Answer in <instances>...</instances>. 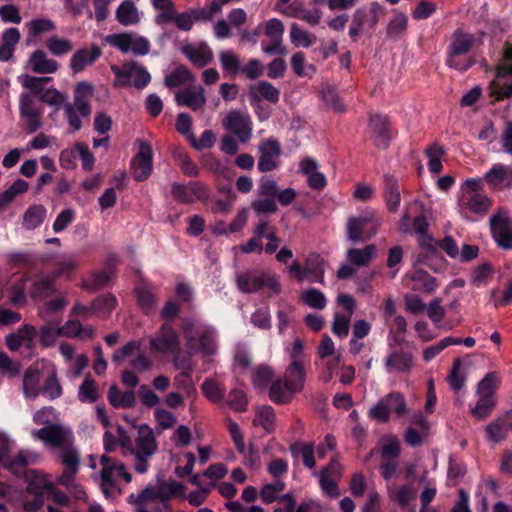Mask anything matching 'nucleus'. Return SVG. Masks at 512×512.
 Instances as JSON below:
<instances>
[{
  "mask_svg": "<svg viewBox=\"0 0 512 512\" xmlns=\"http://www.w3.org/2000/svg\"><path fill=\"white\" fill-rule=\"evenodd\" d=\"M492 94L496 99L512 96V46L507 45L503 60L497 67L496 79L492 83Z\"/></svg>",
  "mask_w": 512,
  "mask_h": 512,
  "instance_id": "nucleus-11",
  "label": "nucleus"
},
{
  "mask_svg": "<svg viewBox=\"0 0 512 512\" xmlns=\"http://www.w3.org/2000/svg\"><path fill=\"white\" fill-rule=\"evenodd\" d=\"M284 25L281 20L272 18L265 24V35L269 38L270 44L262 43V51L267 55H285L286 48L282 45Z\"/></svg>",
  "mask_w": 512,
  "mask_h": 512,
  "instance_id": "nucleus-18",
  "label": "nucleus"
},
{
  "mask_svg": "<svg viewBox=\"0 0 512 512\" xmlns=\"http://www.w3.org/2000/svg\"><path fill=\"white\" fill-rule=\"evenodd\" d=\"M194 81L191 71L181 65L175 68L171 73L165 76L164 84L169 88L178 87Z\"/></svg>",
  "mask_w": 512,
  "mask_h": 512,
  "instance_id": "nucleus-45",
  "label": "nucleus"
},
{
  "mask_svg": "<svg viewBox=\"0 0 512 512\" xmlns=\"http://www.w3.org/2000/svg\"><path fill=\"white\" fill-rule=\"evenodd\" d=\"M28 67L37 74H52L58 70L59 64L43 50H35L28 59Z\"/></svg>",
  "mask_w": 512,
  "mask_h": 512,
  "instance_id": "nucleus-31",
  "label": "nucleus"
},
{
  "mask_svg": "<svg viewBox=\"0 0 512 512\" xmlns=\"http://www.w3.org/2000/svg\"><path fill=\"white\" fill-rule=\"evenodd\" d=\"M490 230L493 239L499 247L512 249V218L506 208H499L490 217Z\"/></svg>",
  "mask_w": 512,
  "mask_h": 512,
  "instance_id": "nucleus-12",
  "label": "nucleus"
},
{
  "mask_svg": "<svg viewBox=\"0 0 512 512\" xmlns=\"http://www.w3.org/2000/svg\"><path fill=\"white\" fill-rule=\"evenodd\" d=\"M182 53L198 68L205 67L213 60V52L207 43L187 44Z\"/></svg>",
  "mask_w": 512,
  "mask_h": 512,
  "instance_id": "nucleus-30",
  "label": "nucleus"
},
{
  "mask_svg": "<svg viewBox=\"0 0 512 512\" xmlns=\"http://www.w3.org/2000/svg\"><path fill=\"white\" fill-rule=\"evenodd\" d=\"M259 158L257 168L260 172H271L278 168L281 147L274 138H269L259 144Z\"/></svg>",
  "mask_w": 512,
  "mask_h": 512,
  "instance_id": "nucleus-17",
  "label": "nucleus"
},
{
  "mask_svg": "<svg viewBox=\"0 0 512 512\" xmlns=\"http://www.w3.org/2000/svg\"><path fill=\"white\" fill-rule=\"evenodd\" d=\"M284 381L288 384L290 390L295 392H299L304 388L305 369L301 362L298 360L291 362L286 369Z\"/></svg>",
  "mask_w": 512,
  "mask_h": 512,
  "instance_id": "nucleus-37",
  "label": "nucleus"
},
{
  "mask_svg": "<svg viewBox=\"0 0 512 512\" xmlns=\"http://www.w3.org/2000/svg\"><path fill=\"white\" fill-rule=\"evenodd\" d=\"M512 427V410L506 412L486 427V438L492 443H499L505 440Z\"/></svg>",
  "mask_w": 512,
  "mask_h": 512,
  "instance_id": "nucleus-27",
  "label": "nucleus"
},
{
  "mask_svg": "<svg viewBox=\"0 0 512 512\" xmlns=\"http://www.w3.org/2000/svg\"><path fill=\"white\" fill-rule=\"evenodd\" d=\"M384 198L390 212H396L400 206L401 195L397 179L392 175L384 176Z\"/></svg>",
  "mask_w": 512,
  "mask_h": 512,
  "instance_id": "nucleus-35",
  "label": "nucleus"
},
{
  "mask_svg": "<svg viewBox=\"0 0 512 512\" xmlns=\"http://www.w3.org/2000/svg\"><path fill=\"white\" fill-rule=\"evenodd\" d=\"M160 502L165 503L173 498H185V486L177 481L158 482Z\"/></svg>",
  "mask_w": 512,
  "mask_h": 512,
  "instance_id": "nucleus-43",
  "label": "nucleus"
},
{
  "mask_svg": "<svg viewBox=\"0 0 512 512\" xmlns=\"http://www.w3.org/2000/svg\"><path fill=\"white\" fill-rule=\"evenodd\" d=\"M32 436L41 440L47 447L63 448L67 444L74 443V434L70 427L62 424L44 426L39 430H33Z\"/></svg>",
  "mask_w": 512,
  "mask_h": 512,
  "instance_id": "nucleus-13",
  "label": "nucleus"
},
{
  "mask_svg": "<svg viewBox=\"0 0 512 512\" xmlns=\"http://www.w3.org/2000/svg\"><path fill=\"white\" fill-rule=\"evenodd\" d=\"M477 396L479 399L475 407L471 410V413L475 418L482 420L490 415L492 409L496 405V398L483 395Z\"/></svg>",
  "mask_w": 512,
  "mask_h": 512,
  "instance_id": "nucleus-57",
  "label": "nucleus"
},
{
  "mask_svg": "<svg viewBox=\"0 0 512 512\" xmlns=\"http://www.w3.org/2000/svg\"><path fill=\"white\" fill-rule=\"evenodd\" d=\"M237 288L242 293H255L266 288L271 294L278 295L281 285L278 277L262 270L252 269L244 271L236 276Z\"/></svg>",
  "mask_w": 512,
  "mask_h": 512,
  "instance_id": "nucleus-6",
  "label": "nucleus"
},
{
  "mask_svg": "<svg viewBox=\"0 0 512 512\" xmlns=\"http://www.w3.org/2000/svg\"><path fill=\"white\" fill-rule=\"evenodd\" d=\"M64 114L72 132H76L82 127L81 118L90 116L91 106L82 96H74L72 103L64 105Z\"/></svg>",
  "mask_w": 512,
  "mask_h": 512,
  "instance_id": "nucleus-20",
  "label": "nucleus"
},
{
  "mask_svg": "<svg viewBox=\"0 0 512 512\" xmlns=\"http://www.w3.org/2000/svg\"><path fill=\"white\" fill-rule=\"evenodd\" d=\"M55 292L54 277L40 275L34 279L29 295L34 300H41L50 297Z\"/></svg>",
  "mask_w": 512,
  "mask_h": 512,
  "instance_id": "nucleus-39",
  "label": "nucleus"
},
{
  "mask_svg": "<svg viewBox=\"0 0 512 512\" xmlns=\"http://www.w3.org/2000/svg\"><path fill=\"white\" fill-rule=\"evenodd\" d=\"M142 14L132 0H124L116 10V19L123 26L136 25L141 21Z\"/></svg>",
  "mask_w": 512,
  "mask_h": 512,
  "instance_id": "nucleus-34",
  "label": "nucleus"
},
{
  "mask_svg": "<svg viewBox=\"0 0 512 512\" xmlns=\"http://www.w3.org/2000/svg\"><path fill=\"white\" fill-rule=\"evenodd\" d=\"M117 305V299L113 294H105L96 298L92 303V309L96 313L109 315Z\"/></svg>",
  "mask_w": 512,
  "mask_h": 512,
  "instance_id": "nucleus-64",
  "label": "nucleus"
},
{
  "mask_svg": "<svg viewBox=\"0 0 512 512\" xmlns=\"http://www.w3.org/2000/svg\"><path fill=\"white\" fill-rule=\"evenodd\" d=\"M294 393L296 392L290 390V387L285 381L279 379L272 383L269 390V397L275 403L284 404L292 399Z\"/></svg>",
  "mask_w": 512,
  "mask_h": 512,
  "instance_id": "nucleus-48",
  "label": "nucleus"
},
{
  "mask_svg": "<svg viewBox=\"0 0 512 512\" xmlns=\"http://www.w3.org/2000/svg\"><path fill=\"white\" fill-rule=\"evenodd\" d=\"M19 111L29 133H33L41 127L42 108L31 94L22 93L20 95Z\"/></svg>",
  "mask_w": 512,
  "mask_h": 512,
  "instance_id": "nucleus-15",
  "label": "nucleus"
},
{
  "mask_svg": "<svg viewBox=\"0 0 512 512\" xmlns=\"http://www.w3.org/2000/svg\"><path fill=\"white\" fill-rule=\"evenodd\" d=\"M116 264L117 257L115 255H111L106 260L105 269L94 273L91 279L85 280L83 283V287L91 291H96L108 285L113 278V269L116 266Z\"/></svg>",
  "mask_w": 512,
  "mask_h": 512,
  "instance_id": "nucleus-29",
  "label": "nucleus"
},
{
  "mask_svg": "<svg viewBox=\"0 0 512 512\" xmlns=\"http://www.w3.org/2000/svg\"><path fill=\"white\" fill-rule=\"evenodd\" d=\"M399 229L403 233H410L413 231L418 235L420 245L430 246L432 238L428 235V222L425 215L421 214L411 222V217L408 212L405 211L399 222Z\"/></svg>",
  "mask_w": 512,
  "mask_h": 512,
  "instance_id": "nucleus-21",
  "label": "nucleus"
},
{
  "mask_svg": "<svg viewBox=\"0 0 512 512\" xmlns=\"http://www.w3.org/2000/svg\"><path fill=\"white\" fill-rule=\"evenodd\" d=\"M290 41L296 47H310L315 40V37L309 32L303 30L297 23H292L290 26Z\"/></svg>",
  "mask_w": 512,
  "mask_h": 512,
  "instance_id": "nucleus-54",
  "label": "nucleus"
},
{
  "mask_svg": "<svg viewBox=\"0 0 512 512\" xmlns=\"http://www.w3.org/2000/svg\"><path fill=\"white\" fill-rule=\"evenodd\" d=\"M158 450V443L154 431L146 424L137 429L131 454L134 457V469L139 474H145L149 470V462Z\"/></svg>",
  "mask_w": 512,
  "mask_h": 512,
  "instance_id": "nucleus-4",
  "label": "nucleus"
},
{
  "mask_svg": "<svg viewBox=\"0 0 512 512\" xmlns=\"http://www.w3.org/2000/svg\"><path fill=\"white\" fill-rule=\"evenodd\" d=\"M109 403L114 408H131L135 405L136 395L132 390L121 392L116 386H111L107 395Z\"/></svg>",
  "mask_w": 512,
  "mask_h": 512,
  "instance_id": "nucleus-40",
  "label": "nucleus"
},
{
  "mask_svg": "<svg viewBox=\"0 0 512 512\" xmlns=\"http://www.w3.org/2000/svg\"><path fill=\"white\" fill-rule=\"evenodd\" d=\"M406 281L411 282L410 288L413 291L431 293L436 289V281L424 270H415L406 276Z\"/></svg>",
  "mask_w": 512,
  "mask_h": 512,
  "instance_id": "nucleus-36",
  "label": "nucleus"
},
{
  "mask_svg": "<svg viewBox=\"0 0 512 512\" xmlns=\"http://www.w3.org/2000/svg\"><path fill=\"white\" fill-rule=\"evenodd\" d=\"M275 420L273 408L271 406H262L258 408L253 422L254 425H259L266 432L271 433L275 429Z\"/></svg>",
  "mask_w": 512,
  "mask_h": 512,
  "instance_id": "nucleus-49",
  "label": "nucleus"
},
{
  "mask_svg": "<svg viewBox=\"0 0 512 512\" xmlns=\"http://www.w3.org/2000/svg\"><path fill=\"white\" fill-rule=\"evenodd\" d=\"M183 335L189 355L214 356L218 352V333L215 327L198 319L183 322Z\"/></svg>",
  "mask_w": 512,
  "mask_h": 512,
  "instance_id": "nucleus-1",
  "label": "nucleus"
},
{
  "mask_svg": "<svg viewBox=\"0 0 512 512\" xmlns=\"http://www.w3.org/2000/svg\"><path fill=\"white\" fill-rule=\"evenodd\" d=\"M19 80L22 86L30 91L29 94H31L33 97L37 96L38 98H40L43 92L46 90L44 88V84L51 81L52 78L47 76L36 77L24 74L19 76Z\"/></svg>",
  "mask_w": 512,
  "mask_h": 512,
  "instance_id": "nucleus-47",
  "label": "nucleus"
},
{
  "mask_svg": "<svg viewBox=\"0 0 512 512\" xmlns=\"http://www.w3.org/2000/svg\"><path fill=\"white\" fill-rule=\"evenodd\" d=\"M291 68L299 77H307L315 72L313 65L306 62L304 53L297 52L291 57Z\"/></svg>",
  "mask_w": 512,
  "mask_h": 512,
  "instance_id": "nucleus-58",
  "label": "nucleus"
},
{
  "mask_svg": "<svg viewBox=\"0 0 512 512\" xmlns=\"http://www.w3.org/2000/svg\"><path fill=\"white\" fill-rule=\"evenodd\" d=\"M39 341L43 347H51L54 345L58 337H61V332L59 328V323H56L55 326L51 324L43 325L39 332Z\"/></svg>",
  "mask_w": 512,
  "mask_h": 512,
  "instance_id": "nucleus-62",
  "label": "nucleus"
},
{
  "mask_svg": "<svg viewBox=\"0 0 512 512\" xmlns=\"http://www.w3.org/2000/svg\"><path fill=\"white\" fill-rule=\"evenodd\" d=\"M130 499L134 500L136 504V512H139L140 507H147L146 503L150 501H159L160 502V494L158 483L156 485H148L146 486L140 493L135 495H130Z\"/></svg>",
  "mask_w": 512,
  "mask_h": 512,
  "instance_id": "nucleus-53",
  "label": "nucleus"
},
{
  "mask_svg": "<svg viewBox=\"0 0 512 512\" xmlns=\"http://www.w3.org/2000/svg\"><path fill=\"white\" fill-rule=\"evenodd\" d=\"M52 490V484L47 481H42V484L39 486H33V484H29L28 492L33 494V498L24 502V510L29 512H37L43 506L44 498L47 497V494Z\"/></svg>",
  "mask_w": 512,
  "mask_h": 512,
  "instance_id": "nucleus-32",
  "label": "nucleus"
},
{
  "mask_svg": "<svg viewBox=\"0 0 512 512\" xmlns=\"http://www.w3.org/2000/svg\"><path fill=\"white\" fill-rule=\"evenodd\" d=\"M385 396L389 404L390 412L393 411L397 417H403L408 414L409 409L403 394L400 392H391Z\"/></svg>",
  "mask_w": 512,
  "mask_h": 512,
  "instance_id": "nucleus-63",
  "label": "nucleus"
},
{
  "mask_svg": "<svg viewBox=\"0 0 512 512\" xmlns=\"http://www.w3.org/2000/svg\"><path fill=\"white\" fill-rule=\"evenodd\" d=\"M291 454L296 457L300 455L303 464L308 469H313L316 466L314 457V445L312 443H297L290 447Z\"/></svg>",
  "mask_w": 512,
  "mask_h": 512,
  "instance_id": "nucleus-50",
  "label": "nucleus"
},
{
  "mask_svg": "<svg viewBox=\"0 0 512 512\" xmlns=\"http://www.w3.org/2000/svg\"><path fill=\"white\" fill-rule=\"evenodd\" d=\"M40 375L38 370L29 368L26 370L23 378V393L27 398L35 399L40 392Z\"/></svg>",
  "mask_w": 512,
  "mask_h": 512,
  "instance_id": "nucleus-46",
  "label": "nucleus"
},
{
  "mask_svg": "<svg viewBox=\"0 0 512 512\" xmlns=\"http://www.w3.org/2000/svg\"><path fill=\"white\" fill-rule=\"evenodd\" d=\"M206 95L203 87L185 88L175 93L177 105L184 106L197 111L206 103Z\"/></svg>",
  "mask_w": 512,
  "mask_h": 512,
  "instance_id": "nucleus-25",
  "label": "nucleus"
},
{
  "mask_svg": "<svg viewBox=\"0 0 512 512\" xmlns=\"http://www.w3.org/2000/svg\"><path fill=\"white\" fill-rule=\"evenodd\" d=\"M386 372L408 374L414 368L415 360L411 352L393 351L388 354L384 362Z\"/></svg>",
  "mask_w": 512,
  "mask_h": 512,
  "instance_id": "nucleus-23",
  "label": "nucleus"
},
{
  "mask_svg": "<svg viewBox=\"0 0 512 512\" xmlns=\"http://www.w3.org/2000/svg\"><path fill=\"white\" fill-rule=\"evenodd\" d=\"M385 13V7L377 1L357 8L352 14L348 31L349 37L353 41H357L362 34L371 35Z\"/></svg>",
  "mask_w": 512,
  "mask_h": 512,
  "instance_id": "nucleus-3",
  "label": "nucleus"
},
{
  "mask_svg": "<svg viewBox=\"0 0 512 512\" xmlns=\"http://www.w3.org/2000/svg\"><path fill=\"white\" fill-rule=\"evenodd\" d=\"M78 398L84 403H92L98 399V389L93 379H84L78 390Z\"/></svg>",
  "mask_w": 512,
  "mask_h": 512,
  "instance_id": "nucleus-61",
  "label": "nucleus"
},
{
  "mask_svg": "<svg viewBox=\"0 0 512 512\" xmlns=\"http://www.w3.org/2000/svg\"><path fill=\"white\" fill-rule=\"evenodd\" d=\"M381 455L387 459H397L400 454V442L395 436H385L379 441Z\"/></svg>",
  "mask_w": 512,
  "mask_h": 512,
  "instance_id": "nucleus-59",
  "label": "nucleus"
},
{
  "mask_svg": "<svg viewBox=\"0 0 512 512\" xmlns=\"http://www.w3.org/2000/svg\"><path fill=\"white\" fill-rule=\"evenodd\" d=\"M179 344V336L169 324H163L150 339L151 349L161 354L177 352Z\"/></svg>",
  "mask_w": 512,
  "mask_h": 512,
  "instance_id": "nucleus-19",
  "label": "nucleus"
},
{
  "mask_svg": "<svg viewBox=\"0 0 512 512\" xmlns=\"http://www.w3.org/2000/svg\"><path fill=\"white\" fill-rule=\"evenodd\" d=\"M222 125L225 130L234 134L243 144L248 143L252 137V119L245 110H230L223 118Z\"/></svg>",
  "mask_w": 512,
  "mask_h": 512,
  "instance_id": "nucleus-10",
  "label": "nucleus"
},
{
  "mask_svg": "<svg viewBox=\"0 0 512 512\" xmlns=\"http://www.w3.org/2000/svg\"><path fill=\"white\" fill-rule=\"evenodd\" d=\"M388 495L400 506L405 507L415 498V491L410 485H402L397 489H392L388 486Z\"/></svg>",
  "mask_w": 512,
  "mask_h": 512,
  "instance_id": "nucleus-55",
  "label": "nucleus"
},
{
  "mask_svg": "<svg viewBox=\"0 0 512 512\" xmlns=\"http://www.w3.org/2000/svg\"><path fill=\"white\" fill-rule=\"evenodd\" d=\"M445 150L443 146L438 143L432 144L425 150V154L428 158L427 166L431 173L438 174L442 170L441 158L443 157Z\"/></svg>",
  "mask_w": 512,
  "mask_h": 512,
  "instance_id": "nucleus-52",
  "label": "nucleus"
},
{
  "mask_svg": "<svg viewBox=\"0 0 512 512\" xmlns=\"http://www.w3.org/2000/svg\"><path fill=\"white\" fill-rule=\"evenodd\" d=\"M476 42L475 36L462 29H456L447 48L446 65L460 72L467 71L475 64L472 57H465Z\"/></svg>",
  "mask_w": 512,
  "mask_h": 512,
  "instance_id": "nucleus-2",
  "label": "nucleus"
},
{
  "mask_svg": "<svg viewBox=\"0 0 512 512\" xmlns=\"http://www.w3.org/2000/svg\"><path fill=\"white\" fill-rule=\"evenodd\" d=\"M501 382L500 372H489L477 384L476 394L496 398L495 391L501 385Z\"/></svg>",
  "mask_w": 512,
  "mask_h": 512,
  "instance_id": "nucleus-41",
  "label": "nucleus"
},
{
  "mask_svg": "<svg viewBox=\"0 0 512 512\" xmlns=\"http://www.w3.org/2000/svg\"><path fill=\"white\" fill-rule=\"evenodd\" d=\"M111 71L116 76V85L129 86L133 84L138 89L145 88L151 81L148 70L136 61L125 62L122 65H112Z\"/></svg>",
  "mask_w": 512,
  "mask_h": 512,
  "instance_id": "nucleus-8",
  "label": "nucleus"
},
{
  "mask_svg": "<svg viewBox=\"0 0 512 512\" xmlns=\"http://www.w3.org/2000/svg\"><path fill=\"white\" fill-rule=\"evenodd\" d=\"M47 210L43 205L30 206L23 215V226L27 230L39 227L46 218Z\"/></svg>",
  "mask_w": 512,
  "mask_h": 512,
  "instance_id": "nucleus-44",
  "label": "nucleus"
},
{
  "mask_svg": "<svg viewBox=\"0 0 512 512\" xmlns=\"http://www.w3.org/2000/svg\"><path fill=\"white\" fill-rule=\"evenodd\" d=\"M487 184L495 190L512 187V165L494 164L484 175Z\"/></svg>",
  "mask_w": 512,
  "mask_h": 512,
  "instance_id": "nucleus-22",
  "label": "nucleus"
},
{
  "mask_svg": "<svg viewBox=\"0 0 512 512\" xmlns=\"http://www.w3.org/2000/svg\"><path fill=\"white\" fill-rule=\"evenodd\" d=\"M306 280L314 283H324L325 263L319 254H310L304 265Z\"/></svg>",
  "mask_w": 512,
  "mask_h": 512,
  "instance_id": "nucleus-33",
  "label": "nucleus"
},
{
  "mask_svg": "<svg viewBox=\"0 0 512 512\" xmlns=\"http://www.w3.org/2000/svg\"><path fill=\"white\" fill-rule=\"evenodd\" d=\"M300 299L308 307L323 310L327 305L325 295L316 288H309L301 293Z\"/></svg>",
  "mask_w": 512,
  "mask_h": 512,
  "instance_id": "nucleus-51",
  "label": "nucleus"
},
{
  "mask_svg": "<svg viewBox=\"0 0 512 512\" xmlns=\"http://www.w3.org/2000/svg\"><path fill=\"white\" fill-rule=\"evenodd\" d=\"M100 463L102 470L100 473V488L107 499H115L122 491L119 486V478H123L126 483L132 481V475L127 471L125 465L106 455L101 456Z\"/></svg>",
  "mask_w": 512,
  "mask_h": 512,
  "instance_id": "nucleus-5",
  "label": "nucleus"
},
{
  "mask_svg": "<svg viewBox=\"0 0 512 512\" xmlns=\"http://www.w3.org/2000/svg\"><path fill=\"white\" fill-rule=\"evenodd\" d=\"M251 99L255 101L266 100L271 103H277L280 97V91L267 81H259L250 89Z\"/></svg>",
  "mask_w": 512,
  "mask_h": 512,
  "instance_id": "nucleus-38",
  "label": "nucleus"
},
{
  "mask_svg": "<svg viewBox=\"0 0 512 512\" xmlns=\"http://www.w3.org/2000/svg\"><path fill=\"white\" fill-rule=\"evenodd\" d=\"M491 207V198L483 193H462L458 201L459 213L466 220H473L470 213L484 216Z\"/></svg>",
  "mask_w": 512,
  "mask_h": 512,
  "instance_id": "nucleus-14",
  "label": "nucleus"
},
{
  "mask_svg": "<svg viewBox=\"0 0 512 512\" xmlns=\"http://www.w3.org/2000/svg\"><path fill=\"white\" fill-rule=\"evenodd\" d=\"M300 171L307 177L311 189L323 190L327 185L325 175L319 171V165L313 158H304L300 162Z\"/></svg>",
  "mask_w": 512,
  "mask_h": 512,
  "instance_id": "nucleus-28",
  "label": "nucleus"
},
{
  "mask_svg": "<svg viewBox=\"0 0 512 512\" xmlns=\"http://www.w3.org/2000/svg\"><path fill=\"white\" fill-rule=\"evenodd\" d=\"M380 219L375 212L366 210L356 217L349 218L347 222V237L353 242L361 238L369 239L376 235Z\"/></svg>",
  "mask_w": 512,
  "mask_h": 512,
  "instance_id": "nucleus-9",
  "label": "nucleus"
},
{
  "mask_svg": "<svg viewBox=\"0 0 512 512\" xmlns=\"http://www.w3.org/2000/svg\"><path fill=\"white\" fill-rule=\"evenodd\" d=\"M376 254L375 245H367L364 248H351L347 251V259L358 267L368 266Z\"/></svg>",
  "mask_w": 512,
  "mask_h": 512,
  "instance_id": "nucleus-42",
  "label": "nucleus"
},
{
  "mask_svg": "<svg viewBox=\"0 0 512 512\" xmlns=\"http://www.w3.org/2000/svg\"><path fill=\"white\" fill-rule=\"evenodd\" d=\"M201 390L212 402L219 403L224 398L225 388L212 379H206L201 385Z\"/></svg>",
  "mask_w": 512,
  "mask_h": 512,
  "instance_id": "nucleus-60",
  "label": "nucleus"
},
{
  "mask_svg": "<svg viewBox=\"0 0 512 512\" xmlns=\"http://www.w3.org/2000/svg\"><path fill=\"white\" fill-rule=\"evenodd\" d=\"M369 133L377 147L386 148L391 140L388 118L380 114L372 115L369 121Z\"/></svg>",
  "mask_w": 512,
  "mask_h": 512,
  "instance_id": "nucleus-24",
  "label": "nucleus"
},
{
  "mask_svg": "<svg viewBox=\"0 0 512 512\" xmlns=\"http://www.w3.org/2000/svg\"><path fill=\"white\" fill-rule=\"evenodd\" d=\"M59 457L65 468H72L73 470H79L80 465V453L73 444H67L60 449Z\"/></svg>",
  "mask_w": 512,
  "mask_h": 512,
  "instance_id": "nucleus-56",
  "label": "nucleus"
},
{
  "mask_svg": "<svg viewBox=\"0 0 512 512\" xmlns=\"http://www.w3.org/2000/svg\"><path fill=\"white\" fill-rule=\"evenodd\" d=\"M102 55V50L97 45L90 48H82L77 50L70 59V68L77 74L82 72L87 66L92 65Z\"/></svg>",
  "mask_w": 512,
  "mask_h": 512,
  "instance_id": "nucleus-26",
  "label": "nucleus"
},
{
  "mask_svg": "<svg viewBox=\"0 0 512 512\" xmlns=\"http://www.w3.org/2000/svg\"><path fill=\"white\" fill-rule=\"evenodd\" d=\"M13 446L14 441L0 431V465L11 473L19 475L25 471L29 464L36 462L38 455L27 450H21L16 456L10 457L8 453Z\"/></svg>",
  "mask_w": 512,
  "mask_h": 512,
  "instance_id": "nucleus-7",
  "label": "nucleus"
},
{
  "mask_svg": "<svg viewBox=\"0 0 512 512\" xmlns=\"http://www.w3.org/2000/svg\"><path fill=\"white\" fill-rule=\"evenodd\" d=\"M139 151L131 161L132 174L135 180L144 181L152 173L153 169V151L149 143L143 140H137Z\"/></svg>",
  "mask_w": 512,
  "mask_h": 512,
  "instance_id": "nucleus-16",
  "label": "nucleus"
}]
</instances>
